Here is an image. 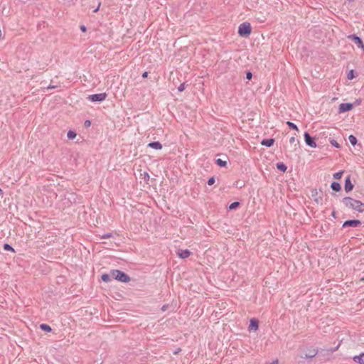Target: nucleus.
I'll return each mask as SVG.
<instances>
[{
  "label": "nucleus",
  "mask_w": 364,
  "mask_h": 364,
  "mask_svg": "<svg viewBox=\"0 0 364 364\" xmlns=\"http://www.w3.org/2000/svg\"><path fill=\"white\" fill-rule=\"evenodd\" d=\"M356 104H357V105H359V104H360V102H359V101H356Z\"/></svg>",
  "instance_id": "obj_42"
},
{
  "label": "nucleus",
  "mask_w": 364,
  "mask_h": 364,
  "mask_svg": "<svg viewBox=\"0 0 364 364\" xmlns=\"http://www.w3.org/2000/svg\"><path fill=\"white\" fill-rule=\"evenodd\" d=\"M55 87L54 86H49L48 87V89H52V88H54Z\"/></svg>",
  "instance_id": "obj_38"
},
{
  "label": "nucleus",
  "mask_w": 364,
  "mask_h": 364,
  "mask_svg": "<svg viewBox=\"0 0 364 364\" xmlns=\"http://www.w3.org/2000/svg\"><path fill=\"white\" fill-rule=\"evenodd\" d=\"M85 124L86 127H90L91 123L90 121L87 120V121H85Z\"/></svg>",
  "instance_id": "obj_34"
},
{
  "label": "nucleus",
  "mask_w": 364,
  "mask_h": 364,
  "mask_svg": "<svg viewBox=\"0 0 364 364\" xmlns=\"http://www.w3.org/2000/svg\"><path fill=\"white\" fill-rule=\"evenodd\" d=\"M178 90L179 92H182L185 90V84L183 83L181 84L178 87Z\"/></svg>",
  "instance_id": "obj_31"
},
{
  "label": "nucleus",
  "mask_w": 364,
  "mask_h": 364,
  "mask_svg": "<svg viewBox=\"0 0 364 364\" xmlns=\"http://www.w3.org/2000/svg\"><path fill=\"white\" fill-rule=\"evenodd\" d=\"M145 178H149V175L146 173V176H145Z\"/></svg>",
  "instance_id": "obj_41"
},
{
  "label": "nucleus",
  "mask_w": 364,
  "mask_h": 364,
  "mask_svg": "<svg viewBox=\"0 0 364 364\" xmlns=\"http://www.w3.org/2000/svg\"><path fill=\"white\" fill-rule=\"evenodd\" d=\"M353 107V105L351 103H341L339 105L338 112L343 113L350 111V109H352Z\"/></svg>",
  "instance_id": "obj_8"
},
{
  "label": "nucleus",
  "mask_w": 364,
  "mask_h": 364,
  "mask_svg": "<svg viewBox=\"0 0 364 364\" xmlns=\"http://www.w3.org/2000/svg\"><path fill=\"white\" fill-rule=\"evenodd\" d=\"M4 249L7 251H12L14 252V250L11 246H10L9 244H4Z\"/></svg>",
  "instance_id": "obj_28"
},
{
  "label": "nucleus",
  "mask_w": 364,
  "mask_h": 364,
  "mask_svg": "<svg viewBox=\"0 0 364 364\" xmlns=\"http://www.w3.org/2000/svg\"><path fill=\"white\" fill-rule=\"evenodd\" d=\"M177 255L180 258L185 259L191 255V252L188 250H178Z\"/></svg>",
  "instance_id": "obj_11"
},
{
  "label": "nucleus",
  "mask_w": 364,
  "mask_h": 364,
  "mask_svg": "<svg viewBox=\"0 0 364 364\" xmlns=\"http://www.w3.org/2000/svg\"><path fill=\"white\" fill-rule=\"evenodd\" d=\"M145 178H149V175L146 173V176H145Z\"/></svg>",
  "instance_id": "obj_40"
},
{
  "label": "nucleus",
  "mask_w": 364,
  "mask_h": 364,
  "mask_svg": "<svg viewBox=\"0 0 364 364\" xmlns=\"http://www.w3.org/2000/svg\"><path fill=\"white\" fill-rule=\"evenodd\" d=\"M1 192H2V191H1V189L0 188V193H1Z\"/></svg>",
  "instance_id": "obj_43"
},
{
  "label": "nucleus",
  "mask_w": 364,
  "mask_h": 364,
  "mask_svg": "<svg viewBox=\"0 0 364 364\" xmlns=\"http://www.w3.org/2000/svg\"><path fill=\"white\" fill-rule=\"evenodd\" d=\"M214 183H215V178H214L213 177L210 178L208 179V184L209 186H212V185H213V184H214Z\"/></svg>",
  "instance_id": "obj_30"
},
{
  "label": "nucleus",
  "mask_w": 364,
  "mask_h": 364,
  "mask_svg": "<svg viewBox=\"0 0 364 364\" xmlns=\"http://www.w3.org/2000/svg\"><path fill=\"white\" fill-rule=\"evenodd\" d=\"M277 168L279 170V171H282L283 172L286 171L287 170V166L285 164H284L283 163H279L277 164Z\"/></svg>",
  "instance_id": "obj_21"
},
{
  "label": "nucleus",
  "mask_w": 364,
  "mask_h": 364,
  "mask_svg": "<svg viewBox=\"0 0 364 364\" xmlns=\"http://www.w3.org/2000/svg\"><path fill=\"white\" fill-rule=\"evenodd\" d=\"M331 187L335 191H339L341 190V185L337 182H333Z\"/></svg>",
  "instance_id": "obj_17"
},
{
  "label": "nucleus",
  "mask_w": 364,
  "mask_h": 364,
  "mask_svg": "<svg viewBox=\"0 0 364 364\" xmlns=\"http://www.w3.org/2000/svg\"><path fill=\"white\" fill-rule=\"evenodd\" d=\"M287 124L289 127V128L298 131V127L296 124L291 122H287Z\"/></svg>",
  "instance_id": "obj_24"
},
{
  "label": "nucleus",
  "mask_w": 364,
  "mask_h": 364,
  "mask_svg": "<svg viewBox=\"0 0 364 364\" xmlns=\"http://www.w3.org/2000/svg\"><path fill=\"white\" fill-rule=\"evenodd\" d=\"M40 328L44 331H47V332H50L51 331V328L50 326L47 325V324H41L40 325Z\"/></svg>",
  "instance_id": "obj_19"
},
{
  "label": "nucleus",
  "mask_w": 364,
  "mask_h": 364,
  "mask_svg": "<svg viewBox=\"0 0 364 364\" xmlns=\"http://www.w3.org/2000/svg\"><path fill=\"white\" fill-rule=\"evenodd\" d=\"M339 348V345H338L333 350H332L331 352H333L335 351L336 350H337L338 348Z\"/></svg>",
  "instance_id": "obj_36"
},
{
  "label": "nucleus",
  "mask_w": 364,
  "mask_h": 364,
  "mask_svg": "<svg viewBox=\"0 0 364 364\" xmlns=\"http://www.w3.org/2000/svg\"><path fill=\"white\" fill-rule=\"evenodd\" d=\"M111 276L112 278H114L121 282L127 283L130 281V278L128 275H127L123 272H121L117 269L112 270Z\"/></svg>",
  "instance_id": "obj_3"
},
{
  "label": "nucleus",
  "mask_w": 364,
  "mask_h": 364,
  "mask_svg": "<svg viewBox=\"0 0 364 364\" xmlns=\"http://www.w3.org/2000/svg\"><path fill=\"white\" fill-rule=\"evenodd\" d=\"M289 143L291 144V151H294L296 150L299 144V141H296L295 136H291L289 139Z\"/></svg>",
  "instance_id": "obj_12"
},
{
  "label": "nucleus",
  "mask_w": 364,
  "mask_h": 364,
  "mask_svg": "<svg viewBox=\"0 0 364 364\" xmlns=\"http://www.w3.org/2000/svg\"><path fill=\"white\" fill-rule=\"evenodd\" d=\"M99 7H100V5L98 6V7L97 9H95L94 10V12L96 13L98 10H99Z\"/></svg>",
  "instance_id": "obj_37"
},
{
  "label": "nucleus",
  "mask_w": 364,
  "mask_h": 364,
  "mask_svg": "<svg viewBox=\"0 0 364 364\" xmlns=\"http://www.w3.org/2000/svg\"><path fill=\"white\" fill-rule=\"evenodd\" d=\"M248 328L250 331H256L258 329V321L255 318H252Z\"/></svg>",
  "instance_id": "obj_10"
},
{
  "label": "nucleus",
  "mask_w": 364,
  "mask_h": 364,
  "mask_svg": "<svg viewBox=\"0 0 364 364\" xmlns=\"http://www.w3.org/2000/svg\"><path fill=\"white\" fill-rule=\"evenodd\" d=\"M353 360L359 364H364V353L353 357Z\"/></svg>",
  "instance_id": "obj_14"
},
{
  "label": "nucleus",
  "mask_w": 364,
  "mask_h": 364,
  "mask_svg": "<svg viewBox=\"0 0 364 364\" xmlns=\"http://www.w3.org/2000/svg\"><path fill=\"white\" fill-rule=\"evenodd\" d=\"M148 146L157 150L162 149V145L159 141L151 142L148 144Z\"/></svg>",
  "instance_id": "obj_13"
},
{
  "label": "nucleus",
  "mask_w": 364,
  "mask_h": 364,
  "mask_svg": "<svg viewBox=\"0 0 364 364\" xmlns=\"http://www.w3.org/2000/svg\"><path fill=\"white\" fill-rule=\"evenodd\" d=\"M274 143V139H263L261 142V144L263 146H266L267 147L272 146Z\"/></svg>",
  "instance_id": "obj_15"
},
{
  "label": "nucleus",
  "mask_w": 364,
  "mask_h": 364,
  "mask_svg": "<svg viewBox=\"0 0 364 364\" xmlns=\"http://www.w3.org/2000/svg\"><path fill=\"white\" fill-rule=\"evenodd\" d=\"M306 144L310 147L316 148V144L314 139L311 137L309 133L305 132L304 134Z\"/></svg>",
  "instance_id": "obj_9"
},
{
  "label": "nucleus",
  "mask_w": 364,
  "mask_h": 364,
  "mask_svg": "<svg viewBox=\"0 0 364 364\" xmlns=\"http://www.w3.org/2000/svg\"><path fill=\"white\" fill-rule=\"evenodd\" d=\"M251 26L249 23H242L239 26L238 33L240 36H247L251 33Z\"/></svg>",
  "instance_id": "obj_4"
},
{
  "label": "nucleus",
  "mask_w": 364,
  "mask_h": 364,
  "mask_svg": "<svg viewBox=\"0 0 364 364\" xmlns=\"http://www.w3.org/2000/svg\"><path fill=\"white\" fill-rule=\"evenodd\" d=\"M252 77V75L250 72H247V74H246V77L247 79L248 80H250Z\"/></svg>",
  "instance_id": "obj_32"
},
{
  "label": "nucleus",
  "mask_w": 364,
  "mask_h": 364,
  "mask_svg": "<svg viewBox=\"0 0 364 364\" xmlns=\"http://www.w3.org/2000/svg\"><path fill=\"white\" fill-rule=\"evenodd\" d=\"M80 30H81L82 32H85V31H87V28H86L85 26L82 25V26H80Z\"/></svg>",
  "instance_id": "obj_33"
},
{
  "label": "nucleus",
  "mask_w": 364,
  "mask_h": 364,
  "mask_svg": "<svg viewBox=\"0 0 364 364\" xmlns=\"http://www.w3.org/2000/svg\"><path fill=\"white\" fill-rule=\"evenodd\" d=\"M216 164L220 167H224L227 165V162L225 161H223L221 159H218L216 160Z\"/></svg>",
  "instance_id": "obj_22"
},
{
  "label": "nucleus",
  "mask_w": 364,
  "mask_h": 364,
  "mask_svg": "<svg viewBox=\"0 0 364 364\" xmlns=\"http://www.w3.org/2000/svg\"><path fill=\"white\" fill-rule=\"evenodd\" d=\"M353 188V185L352 184V183L350 182V180L349 178H348L346 180V182H345V190L348 192V191H350Z\"/></svg>",
  "instance_id": "obj_16"
},
{
  "label": "nucleus",
  "mask_w": 364,
  "mask_h": 364,
  "mask_svg": "<svg viewBox=\"0 0 364 364\" xmlns=\"http://www.w3.org/2000/svg\"><path fill=\"white\" fill-rule=\"evenodd\" d=\"M106 93H99L89 95L88 99L92 102H102L105 100Z\"/></svg>",
  "instance_id": "obj_5"
},
{
  "label": "nucleus",
  "mask_w": 364,
  "mask_h": 364,
  "mask_svg": "<svg viewBox=\"0 0 364 364\" xmlns=\"http://www.w3.org/2000/svg\"><path fill=\"white\" fill-rule=\"evenodd\" d=\"M349 141L352 145H355L357 143V139L353 135H350L348 137Z\"/></svg>",
  "instance_id": "obj_23"
},
{
  "label": "nucleus",
  "mask_w": 364,
  "mask_h": 364,
  "mask_svg": "<svg viewBox=\"0 0 364 364\" xmlns=\"http://www.w3.org/2000/svg\"><path fill=\"white\" fill-rule=\"evenodd\" d=\"M343 171H339L333 174V178L336 179H340L342 177Z\"/></svg>",
  "instance_id": "obj_25"
},
{
  "label": "nucleus",
  "mask_w": 364,
  "mask_h": 364,
  "mask_svg": "<svg viewBox=\"0 0 364 364\" xmlns=\"http://www.w3.org/2000/svg\"><path fill=\"white\" fill-rule=\"evenodd\" d=\"M239 204L240 203L238 202H234L230 205L229 209L233 210V209L236 208L239 205Z\"/></svg>",
  "instance_id": "obj_27"
},
{
  "label": "nucleus",
  "mask_w": 364,
  "mask_h": 364,
  "mask_svg": "<svg viewBox=\"0 0 364 364\" xmlns=\"http://www.w3.org/2000/svg\"><path fill=\"white\" fill-rule=\"evenodd\" d=\"M349 1H353V0H348Z\"/></svg>",
  "instance_id": "obj_44"
},
{
  "label": "nucleus",
  "mask_w": 364,
  "mask_h": 364,
  "mask_svg": "<svg viewBox=\"0 0 364 364\" xmlns=\"http://www.w3.org/2000/svg\"><path fill=\"white\" fill-rule=\"evenodd\" d=\"M111 278L112 276H111V272L109 273V274H105L102 276V279L105 282H109L111 281Z\"/></svg>",
  "instance_id": "obj_18"
},
{
  "label": "nucleus",
  "mask_w": 364,
  "mask_h": 364,
  "mask_svg": "<svg viewBox=\"0 0 364 364\" xmlns=\"http://www.w3.org/2000/svg\"><path fill=\"white\" fill-rule=\"evenodd\" d=\"M347 77L348 80H353L355 76H354V72L353 70H350L348 73V75H347Z\"/></svg>",
  "instance_id": "obj_26"
},
{
  "label": "nucleus",
  "mask_w": 364,
  "mask_h": 364,
  "mask_svg": "<svg viewBox=\"0 0 364 364\" xmlns=\"http://www.w3.org/2000/svg\"><path fill=\"white\" fill-rule=\"evenodd\" d=\"M360 224H361V222L358 220H350L345 221L343 224V228H346V227L356 228V227L359 226Z\"/></svg>",
  "instance_id": "obj_7"
},
{
  "label": "nucleus",
  "mask_w": 364,
  "mask_h": 364,
  "mask_svg": "<svg viewBox=\"0 0 364 364\" xmlns=\"http://www.w3.org/2000/svg\"><path fill=\"white\" fill-rule=\"evenodd\" d=\"M348 38L352 40L357 45V46L363 50L364 53V44L358 36L355 35H350L348 36Z\"/></svg>",
  "instance_id": "obj_6"
},
{
  "label": "nucleus",
  "mask_w": 364,
  "mask_h": 364,
  "mask_svg": "<svg viewBox=\"0 0 364 364\" xmlns=\"http://www.w3.org/2000/svg\"><path fill=\"white\" fill-rule=\"evenodd\" d=\"M343 202L344 205L349 208L353 209L360 213L364 212V203L359 200L350 197H346L343 198Z\"/></svg>",
  "instance_id": "obj_1"
},
{
  "label": "nucleus",
  "mask_w": 364,
  "mask_h": 364,
  "mask_svg": "<svg viewBox=\"0 0 364 364\" xmlns=\"http://www.w3.org/2000/svg\"><path fill=\"white\" fill-rule=\"evenodd\" d=\"M148 76V73L147 72H144L143 74H142V77H146Z\"/></svg>",
  "instance_id": "obj_35"
},
{
  "label": "nucleus",
  "mask_w": 364,
  "mask_h": 364,
  "mask_svg": "<svg viewBox=\"0 0 364 364\" xmlns=\"http://www.w3.org/2000/svg\"><path fill=\"white\" fill-rule=\"evenodd\" d=\"M317 348L310 343H306L301 348V357L304 358H313L317 354Z\"/></svg>",
  "instance_id": "obj_2"
},
{
  "label": "nucleus",
  "mask_w": 364,
  "mask_h": 364,
  "mask_svg": "<svg viewBox=\"0 0 364 364\" xmlns=\"http://www.w3.org/2000/svg\"><path fill=\"white\" fill-rule=\"evenodd\" d=\"M362 280H364V278H362Z\"/></svg>",
  "instance_id": "obj_45"
},
{
  "label": "nucleus",
  "mask_w": 364,
  "mask_h": 364,
  "mask_svg": "<svg viewBox=\"0 0 364 364\" xmlns=\"http://www.w3.org/2000/svg\"><path fill=\"white\" fill-rule=\"evenodd\" d=\"M165 309H166V306H164L162 307V310L165 311Z\"/></svg>",
  "instance_id": "obj_39"
},
{
  "label": "nucleus",
  "mask_w": 364,
  "mask_h": 364,
  "mask_svg": "<svg viewBox=\"0 0 364 364\" xmlns=\"http://www.w3.org/2000/svg\"><path fill=\"white\" fill-rule=\"evenodd\" d=\"M330 142H331V144L333 146H335V147H336V148H339V147H340V146H339L338 143L336 141H335L334 139L331 140V141H330Z\"/></svg>",
  "instance_id": "obj_29"
},
{
  "label": "nucleus",
  "mask_w": 364,
  "mask_h": 364,
  "mask_svg": "<svg viewBox=\"0 0 364 364\" xmlns=\"http://www.w3.org/2000/svg\"><path fill=\"white\" fill-rule=\"evenodd\" d=\"M77 134L74 131L70 130L67 134V136L69 139H74L76 137Z\"/></svg>",
  "instance_id": "obj_20"
}]
</instances>
